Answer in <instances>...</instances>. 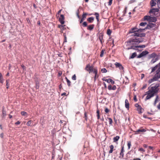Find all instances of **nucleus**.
Instances as JSON below:
<instances>
[{
    "label": "nucleus",
    "mask_w": 160,
    "mask_h": 160,
    "mask_svg": "<svg viewBox=\"0 0 160 160\" xmlns=\"http://www.w3.org/2000/svg\"><path fill=\"white\" fill-rule=\"evenodd\" d=\"M156 24L152 23H148L146 28L143 29H138L136 28H134L131 29L129 31V33H132L131 36H137L140 37H145V34L141 33L146 29L153 28H155Z\"/></svg>",
    "instance_id": "1"
},
{
    "label": "nucleus",
    "mask_w": 160,
    "mask_h": 160,
    "mask_svg": "<svg viewBox=\"0 0 160 160\" xmlns=\"http://www.w3.org/2000/svg\"><path fill=\"white\" fill-rule=\"evenodd\" d=\"M159 86V84H156L154 86H152L151 88L146 92V94L145 95H147L146 98L147 99H150L158 92L159 90L158 87Z\"/></svg>",
    "instance_id": "2"
},
{
    "label": "nucleus",
    "mask_w": 160,
    "mask_h": 160,
    "mask_svg": "<svg viewBox=\"0 0 160 160\" xmlns=\"http://www.w3.org/2000/svg\"><path fill=\"white\" fill-rule=\"evenodd\" d=\"M140 42H141V41H140L139 38H134L130 39L127 42V43L128 44H132L134 46V45H137Z\"/></svg>",
    "instance_id": "3"
},
{
    "label": "nucleus",
    "mask_w": 160,
    "mask_h": 160,
    "mask_svg": "<svg viewBox=\"0 0 160 160\" xmlns=\"http://www.w3.org/2000/svg\"><path fill=\"white\" fill-rule=\"evenodd\" d=\"M95 69L97 68H93L92 66H91L89 64H87L85 68V70L88 71L89 73H90L91 72H93Z\"/></svg>",
    "instance_id": "4"
},
{
    "label": "nucleus",
    "mask_w": 160,
    "mask_h": 160,
    "mask_svg": "<svg viewBox=\"0 0 160 160\" xmlns=\"http://www.w3.org/2000/svg\"><path fill=\"white\" fill-rule=\"evenodd\" d=\"M146 47L145 45H142L137 46H132L129 48H127L126 49L128 50L130 49H132L135 50H137V48H144Z\"/></svg>",
    "instance_id": "5"
},
{
    "label": "nucleus",
    "mask_w": 160,
    "mask_h": 160,
    "mask_svg": "<svg viewBox=\"0 0 160 160\" xmlns=\"http://www.w3.org/2000/svg\"><path fill=\"white\" fill-rule=\"evenodd\" d=\"M135 106L137 108V110L138 113L141 114L143 111V109L141 107L140 105L138 103H136L135 104Z\"/></svg>",
    "instance_id": "6"
},
{
    "label": "nucleus",
    "mask_w": 160,
    "mask_h": 160,
    "mask_svg": "<svg viewBox=\"0 0 160 160\" xmlns=\"http://www.w3.org/2000/svg\"><path fill=\"white\" fill-rule=\"evenodd\" d=\"M146 131L145 129L143 128L142 127H141L137 131H133V132H135V134H141L142 133L145 132Z\"/></svg>",
    "instance_id": "7"
},
{
    "label": "nucleus",
    "mask_w": 160,
    "mask_h": 160,
    "mask_svg": "<svg viewBox=\"0 0 160 160\" xmlns=\"http://www.w3.org/2000/svg\"><path fill=\"white\" fill-rule=\"evenodd\" d=\"M159 9L157 8H152L149 12L150 14L152 13L155 15L156 13H158V12Z\"/></svg>",
    "instance_id": "8"
},
{
    "label": "nucleus",
    "mask_w": 160,
    "mask_h": 160,
    "mask_svg": "<svg viewBox=\"0 0 160 160\" xmlns=\"http://www.w3.org/2000/svg\"><path fill=\"white\" fill-rule=\"evenodd\" d=\"M102 80L103 81H106L108 83H109L111 82L112 84H113L115 83V82L114 81L112 80L111 79H107L105 77H103L102 78Z\"/></svg>",
    "instance_id": "9"
},
{
    "label": "nucleus",
    "mask_w": 160,
    "mask_h": 160,
    "mask_svg": "<svg viewBox=\"0 0 160 160\" xmlns=\"http://www.w3.org/2000/svg\"><path fill=\"white\" fill-rule=\"evenodd\" d=\"M158 80V79L157 78L156 76L155 75H154V77L152 78H151L148 81V82L149 84H150L152 83L153 82H154Z\"/></svg>",
    "instance_id": "10"
},
{
    "label": "nucleus",
    "mask_w": 160,
    "mask_h": 160,
    "mask_svg": "<svg viewBox=\"0 0 160 160\" xmlns=\"http://www.w3.org/2000/svg\"><path fill=\"white\" fill-rule=\"evenodd\" d=\"M124 148L123 146L122 147L120 153L119 158H122L124 157Z\"/></svg>",
    "instance_id": "11"
},
{
    "label": "nucleus",
    "mask_w": 160,
    "mask_h": 160,
    "mask_svg": "<svg viewBox=\"0 0 160 160\" xmlns=\"http://www.w3.org/2000/svg\"><path fill=\"white\" fill-rule=\"evenodd\" d=\"M64 17L63 15H60V17L59 18V21L60 22V23L62 24H63L64 23Z\"/></svg>",
    "instance_id": "12"
},
{
    "label": "nucleus",
    "mask_w": 160,
    "mask_h": 160,
    "mask_svg": "<svg viewBox=\"0 0 160 160\" xmlns=\"http://www.w3.org/2000/svg\"><path fill=\"white\" fill-rule=\"evenodd\" d=\"M156 73L155 75L157 78L158 79L160 78V68H158L156 71Z\"/></svg>",
    "instance_id": "13"
},
{
    "label": "nucleus",
    "mask_w": 160,
    "mask_h": 160,
    "mask_svg": "<svg viewBox=\"0 0 160 160\" xmlns=\"http://www.w3.org/2000/svg\"><path fill=\"white\" fill-rule=\"evenodd\" d=\"M115 65L116 68H119V69L120 70L123 69V68L120 63L116 62L115 63Z\"/></svg>",
    "instance_id": "14"
},
{
    "label": "nucleus",
    "mask_w": 160,
    "mask_h": 160,
    "mask_svg": "<svg viewBox=\"0 0 160 160\" xmlns=\"http://www.w3.org/2000/svg\"><path fill=\"white\" fill-rule=\"evenodd\" d=\"M156 2L155 0H152L150 2V5L152 7L155 6L156 4Z\"/></svg>",
    "instance_id": "15"
},
{
    "label": "nucleus",
    "mask_w": 160,
    "mask_h": 160,
    "mask_svg": "<svg viewBox=\"0 0 160 160\" xmlns=\"http://www.w3.org/2000/svg\"><path fill=\"white\" fill-rule=\"evenodd\" d=\"M158 59V56H156V57L152 59L151 61V63L152 64L154 63L157 61Z\"/></svg>",
    "instance_id": "16"
},
{
    "label": "nucleus",
    "mask_w": 160,
    "mask_h": 160,
    "mask_svg": "<svg viewBox=\"0 0 160 160\" xmlns=\"http://www.w3.org/2000/svg\"><path fill=\"white\" fill-rule=\"evenodd\" d=\"M159 68L158 64H157L154 67L152 68V71L151 73L154 72L155 70H156L157 68Z\"/></svg>",
    "instance_id": "17"
},
{
    "label": "nucleus",
    "mask_w": 160,
    "mask_h": 160,
    "mask_svg": "<svg viewBox=\"0 0 160 160\" xmlns=\"http://www.w3.org/2000/svg\"><path fill=\"white\" fill-rule=\"evenodd\" d=\"M109 148H110V150L109 151V154H110V153H112V152H113V150L114 149L113 145H110L109 146Z\"/></svg>",
    "instance_id": "18"
},
{
    "label": "nucleus",
    "mask_w": 160,
    "mask_h": 160,
    "mask_svg": "<svg viewBox=\"0 0 160 160\" xmlns=\"http://www.w3.org/2000/svg\"><path fill=\"white\" fill-rule=\"evenodd\" d=\"M125 107L128 110L129 108V104L128 101H125Z\"/></svg>",
    "instance_id": "19"
},
{
    "label": "nucleus",
    "mask_w": 160,
    "mask_h": 160,
    "mask_svg": "<svg viewBox=\"0 0 160 160\" xmlns=\"http://www.w3.org/2000/svg\"><path fill=\"white\" fill-rule=\"evenodd\" d=\"M151 16H145L143 18V20L145 21L147 20L149 21Z\"/></svg>",
    "instance_id": "20"
},
{
    "label": "nucleus",
    "mask_w": 160,
    "mask_h": 160,
    "mask_svg": "<svg viewBox=\"0 0 160 160\" xmlns=\"http://www.w3.org/2000/svg\"><path fill=\"white\" fill-rule=\"evenodd\" d=\"M94 27V25L93 24L90 25L88 27L87 29L91 31L93 29Z\"/></svg>",
    "instance_id": "21"
},
{
    "label": "nucleus",
    "mask_w": 160,
    "mask_h": 160,
    "mask_svg": "<svg viewBox=\"0 0 160 160\" xmlns=\"http://www.w3.org/2000/svg\"><path fill=\"white\" fill-rule=\"evenodd\" d=\"M157 21V18L155 17H151L149 22H155Z\"/></svg>",
    "instance_id": "22"
},
{
    "label": "nucleus",
    "mask_w": 160,
    "mask_h": 160,
    "mask_svg": "<svg viewBox=\"0 0 160 160\" xmlns=\"http://www.w3.org/2000/svg\"><path fill=\"white\" fill-rule=\"evenodd\" d=\"M120 138V137L118 136H117L116 137H114L113 138V142H116L118 141Z\"/></svg>",
    "instance_id": "23"
},
{
    "label": "nucleus",
    "mask_w": 160,
    "mask_h": 160,
    "mask_svg": "<svg viewBox=\"0 0 160 160\" xmlns=\"http://www.w3.org/2000/svg\"><path fill=\"white\" fill-rule=\"evenodd\" d=\"M156 56H158V55H157L154 52L152 53L150 55V58H153L156 57Z\"/></svg>",
    "instance_id": "24"
},
{
    "label": "nucleus",
    "mask_w": 160,
    "mask_h": 160,
    "mask_svg": "<svg viewBox=\"0 0 160 160\" xmlns=\"http://www.w3.org/2000/svg\"><path fill=\"white\" fill-rule=\"evenodd\" d=\"M94 20V18L92 17H90L87 19L88 21L90 23L92 22Z\"/></svg>",
    "instance_id": "25"
},
{
    "label": "nucleus",
    "mask_w": 160,
    "mask_h": 160,
    "mask_svg": "<svg viewBox=\"0 0 160 160\" xmlns=\"http://www.w3.org/2000/svg\"><path fill=\"white\" fill-rule=\"evenodd\" d=\"M148 53L149 52L147 51L146 50L144 51L141 53L143 57L148 54Z\"/></svg>",
    "instance_id": "26"
},
{
    "label": "nucleus",
    "mask_w": 160,
    "mask_h": 160,
    "mask_svg": "<svg viewBox=\"0 0 160 160\" xmlns=\"http://www.w3.org/2000/svg\"><path fill=\"white\" fill-rule=\"evenodd\" d=\"M93 73L95 74V76L94 77V79L95 80L96 78V76L98 73V70L97 69H95Z\"/></svg>",
    "instance_id": "27"
},
{
    "label": "nucleus",
    "mask_w": 160,
    "mask_h": 160,
    "mask_svg": "<svg viewBox=\"0 0 160 160\" xmlns=\"http://www.w3.org/2000/svg\"><path fill=\"white\" fill-rule=\"evenodd\" d=\"M84 118L86 121H87L88 117L87 116V113L86 112H84Z\"/></svg>",
    "instance_id": "28"
},
{
    "label": "nucleus",
    "mask_w": 160,
    "mask_h": 160,
    "mask_svg": "<svg viewBox=\"0 0 160 160\" xmlns=\"http://www.w3.org/2000/svg\"><path fill=\"white\" fill-rule=\"evenodd\" d=\"M99 38L101 43L102 44V40L103 39V36L101 33L99 34Z\"/></svg>",
    "instance_id": "29"
},
{
    "label": "nucleus",
    "mask_w": 160,
    "mask_h": 160,
    "mask_svg": "<svg viewBox=\"0 0 160 160\" xmlns=\"http://www.w3.org/2000/svg\"><path fill=\"white\" fill-rule=\"evenodd\" d=\"M137 55V53L136 52H134L132 53V55L130 56V58H134Z\"/></svg>",
    "instance_id": "30"
},
{
    "label": "nucleus",
    "mask_w": 160,
    "mask_h": 160,
    "mask_svg": "<svg viewBox=\"0 0 160 160\" xmlns=\"http://www.w3.org/2000/svg\"><path fill=\"white\" fill-rule=\"evenodd\" d=\"M95 15L96 16V19H97V21H99V13L97 12H96L95 13Z\"/></svg>",
    "instance_id": "31"
},
{
    "label": "nucleus",
    "mask_w": 160,
    "mask_h": 160,
    "mask_svg": "<svg viewBox=\"0 0 160 160\" xmlns=\"http://www.w3.org/2000/svg\"><path fill=\"white\" fill-rule=\"evenodd\" d=\"M111 32H112V31L110 29H108L107 31V34L109 36H110L111 34Z\"/></svg>",
    "instance_id": "32"
},
{
    "label": "nucleus",
    "mask_w": 160,
    "mask_h": 160,
    "mask_svg": "<svg viewBox=\"0 0 160 160\" xmlns=\"http://www.w3.org/2000/svg\"><path fill=\"white\" fill-rule=\"evenodd\" d=\"M105 51V50H104V49H103L101 51V52L100 55V57H103V55L104 52Z\"/></svg>",
    "instance_id": "33"
},
{
    "label": "nucleus",
    "mask_w": 160,
    "mask_h": 160,
    "mask_svg": "<svg viewBox=\"0 0 160 160\" xmlns=\"http://www.w3.org/2000/svg\"><path fill=\"white\" fill-rule=\"evenodd\" d=\"M127 145L128 146V149H129L130 148L131 146V142L130 141H128V142Z\"/></svg>",
    "instance_id": "34"
},
{
    "label": "nucleus",
    "mask_w": 160,
    "mask_h": 160,
    "mask_svg": "<svg viewBox=\"0 0 160 160\" xmlns=\"http://www.w3.org/2000/svg\"><path fill=\"white\" fill-rule=\"evenodd\" d=\"M156 2H157L158 7L159 8H160V0H155Z\"/></svg>",
    "instance_id": "35"
},
{
    "label": "nucleus",
    "mask_w": 160,
    "mask_h": 160,
    "mask_svg": "<svg viewBox=\"0 0 160 160\" xmlns=\"http://www.w3.org/2000/svg\"><path fill=\"white\" fill-rule=\"evenodd\" d=\"M147 24V23L146 22H142L139 25L141 26H145L146 24Z\"/></svg>",
    "instance_id": "36"
},
{
    "label": "nucleus",
    "mask_w": 160,
    "mask_h": 160,
    "mask_svg": "<svg viewBox=\"0 0 160 160\" xmlns=\"http://www.w3.org/2000/svg\"><path fill=\"white\" fill-rule=\"evenodd\" d=\"M107 71V70L105 68H103L101 69V72L102 73H106Z\"/></svg>",
    "instance_id": "37"
},
{
    "label": "nucleus",
    "mask_w": 160,
    "mask_h": 160,
    "mask_svg": "<svg viewBox=\"0 0 160 160\" xmlns=\"http://www.w3.org/2000/svg\"><path fill=\"white\" fill-rule=\"evenodd\" d=\"M6 115V112L3 109L2 111V117L4 118Z\"/></svg>",
    "instance_id": "38"
},
{
    "label": "nucleus",
    "mask_w": 160,
    "mask_h": 160,
    "mask_svg": "<svg viewBox=\"0 0 160 160\" xmlns=\"http://www.w3.org/2000/svg\"><path fill=\"white\" fill-rule=\"evenodd\" d=\"M66 78L67 80V84L68 85V86H70V85L71 82L67 78Z\"/></svg>",
    "instance_id": "39"
},
{
    "label": "nucleus",
    "mask_w": 160,
    "mask_h": 160,
    "mask_svg": "<svg viewBox=\"0 0 160 160\" xmlns=\"http://www.w3.org/2000/svg\"><path fill=\"white\" fill-rule=\"evenodd\" d=\"M109 120V123L110 125H111L112 124V120L111 118H108Z\"/></svg>",
    "instance_id": "40"
},
{
    "label": "nucleus",
    "mask_w": 160,
    "mask_h": 160,
    "mask_svg": "<svg viewBox=\"0 0 160 160\" xmlns=\"http://www.w3.org/2000/svg\"><path fill=\"white\" fill-rule=\"evenodd\" d=\"M0 82L1 83H3V80L2 79V74L1 73H0Z\"/></svg>",
    "instance_id": "41"
},
{
    "label": "nucleus",
    "mask_w": 160,
    "mask_h": 160,
    "mask_svg": "<svg viewBox=\"0 0 160 160\" xmlns=\"http://www.w3.org/2000/svg\"><path fill=\"white\" fill-rule=\"evenodd\" d=\"M21 114L22 116H25L27 115V113L26 112L22 111L21 112Z\"/></svg>",
    "instance_id": "42"
},
{
    "label": "nucleus",
    "mask_w": 160,
    "mask_h": 160,
    "mask_svg": "<svg viewBox=\"0 0 160 160\" xmlns=\"http://www.w3.org/2000/svg\"><path fill=\"white\" fill-rule=\"evenodd\" d=\"M138 151H140L142 152H145V150H144L142 148H139L138 149Z\"/></svg>",
    "instance_id": "43"
},
{
    "label": "nucleus",
    "mask_w": 160,
    "mask_h": 160,
    "mask_svg": "<svg viewBox=\"0 0 160 160\" xmlns=\"http://www.w3.org/2000/svg\"><path fill=\"white\" fill-rule=\"evenodd\" d=\"M32 122V121H31V120H30V121H28L27 122V123H26V125H27L28 126H30V125L31 124Z\"/></svg>",
    "instance_id": "44"
},
{
    "label": "nucleus",
    "mask_w": 160,
    "mask_h": 160,
    "mask_svg": "<svg viewBox=\"0 0 160 160\" xmlns=\"http://www.w3.org/2000/svg\"><path fill=\"white\" fill-rule=\"evenodd\" d=\"M87 14L86 13H83L82 15V18L85 19L86 18V16Z\"/></svg>",
    "instance_id": "45"
},
{
    "label": "nucleus",
    "mask_w": 160,
    "mask_h": 160,
    "mask_svg": "<svg viewBox=\"0 0 160 160\" xmlns=\"http://www.w3.org/2000/svg\"><path fill=\"white\" fill-rule=\"evenodd\" d=\"M82 25L84 27H86L87 26V23L86 22H84L82 23Z\"/></svg>",
    "instance_id": "46"
},
{
    "label": "nucleus",
    "mask_w": 160,
    "mask_h": 160,
    "mask_svg": "<svg viewBox=\"0 0 160 160\" xmlns=\"http://www.w3.org/2000/svg\"><path fill=\"white\" fill-rule=\"evenodd\" d=\"M72 79L73 80H75L76 79V77L75 74H74L72 78Z\"/></svg>",
    "instance_id": "47"
},
{
    "label": "nucleus",
    "mask_w": 160,
    "mask_h": 160,
    "mask_svg": "<svg viewBox=\"0 0 160 160\" xmlns=\"http://www.w3.org/2000/svg\"><path fill=\"white\" fill-rule=\"evenodd\" d=\"M112 86L111 85H109L108 86V89L109 90H112Z\"/></svg>",
    "instance_id": "48"
},
{
    "label": "nucleus",
    "mask_w": 160,
    "mask_h": 160,
    "mask_svg": "<svg viewBox=\"0 0 160 160\" xmlns=\"http://www.w3.org/2000/svg\"><path fill=\"white\" fill-rule=\"evenodd\" d=\"M6 88L8 89V87H9V85H8L9 82H8V80H7L6 81Z\"/></svg>",
    "instance_id": "49"
},
{
    "label": "nucleus",
    "mask_w": 160,
    "mask_h": 160,
    "mask_svg": "<svg viewBox=\"0 0 160 160\" xmlns=\"http://www.w3.org/2000/svg\"><path fill=\"white\" fill-rule=\"evenodd\" d=\"M109 111V110L108 109V108H105V112L107 113H108Z\"/></svg>",
    "instance_id": "50"
},
{
    "label": "nucleus",
    "mask_w": 160,
    "mask_h": 160,
    "mask_svg": "<svg viewBox=\"0 0 160 160\" xmlns=\"http://www.w3.org/2000/svg\"><path fill=\"white\" fill-rule=\"evenodd\" d=\"M147 84H144V85L143 86V87H142V89H144L146 88H147Z\"/></svg>",
    "instance_id": "51"
},
{
    "label": "nucleus",
    "mask_w": 160,
    "mask_h": 160,
    "mask_svg": "<svg viewBox=\"0 0 160 160\" xmlns=\"http://www.w3.org/2000/svg\"><path fill=\"white\" fill-rule=\"evenodd\" d=\"M64 36V42H66L67 41V38L66 37V34L65 33H64L63 34Z\"/></svg>",
    "instance_id": "52"
},
{
    "label": "nucleus",
    "mask_w": 160,
    "mask_h": 160,
    "mask_svg": "<svg viewBox=\"0 0 160 160\" xmlns=\"http://www.w3.org/2000/svg\"><path fill=\"white\" fill-rule=\"evenodd\" d=\"M112 0H109V2H108V5L109 6H110L112 3Z\"/></svg>",
    "instance_id": "53"
},
{
    "label": "nucleus",
    "mask_w": 160,
    "mask_h": 160,
    "mask_svg": "<svg viewBox=\"0 0 160 160\" xmlns=\"http://www.w3.org/2000/svg\"><path fill=\"white\" fill-rule=\"evenodd\" d=\"M116 87L115 85H113L112 86V90H115L116 89Z\"/></svg>",
    "instance_id": "54"
},
{
    "label": "nucleus",
    "mask_w": 160,
    "mask_h": 160,
    "mask_svg": "<svg viewBox=\"0 0 160 160\" xmlns=\"http://www.w3.org/2000/svg\"><path fill=\"white\" fill-rule=\"evenodd\" d=\"M20 122L19 121H18L16 122H15V124L16 125H18L20 124Z\"/></svg>",
    "instance_id": "55"
},
{
    "label": "nucleus",
    "mask_w": 160,
    "mask_h": 160,
    "mask_svg": "<svg viewBox=\"0 0 160 160\" xmlns=\"http://www.w3.org/2000/svg\"><path fill=\"white\" fill-rule=\"evenodd\" d=\"M142 55L141 53L138 56V58H141L142 57Z\"/></svg>",
    "instance_id": "56"
},
{
    "label": "nucleus",
    "mask_w": 160,
    "mask_h": 160,
    "mask_svg": "<svg viewBox=\"0 0 160 160\" xmlns=\"http://www.w3.org/2000/svg\"><path fill=\"white\" fill-rule=\"evenodd\" d=\"M21 67L23 70L25 69L26 67L24 65H21Z\"/></svg>",
    "instance_id": "57"
},
{
    "label": "nucleus",
    "mask_w": 160,
    "mask_h": 160,
    "mask_svg": "<svg viewBox=\"0 0 160 160\" xmlns=\"http://www.w3.org/2000/svg\"><path fill=\"white\" fill-rule=\"evenodd\" d=\"M84 20V19L82 18L81 19L80 21V23H81Z\"/></svg>",
    "instance_id": "58"
},
{
    "label": "nucleus",
    "mask_w": 160,
    "mask_h": 160,
    "mask_svg": "<svg viewBox=\"0 0 160 160\" xmlns=\"http://www.w3.org/2000/svg\"><path fill=\"white\" fill-rule=\"evenodd\" d=\"M133 160H141V159L139 158H136L133 159Z\"/></svg>",
    "instance_id": "59"
},
{
    "label": "nucleus",
    "mask_w": 160,
    "mask_h": 160,
    "mask_svg": "<svg viewBox=\"0 0 160 160\" xmlns=\"http://www.w3.org/2000/svg\"><path fill=\"white\" fill-rule=\"evenodd\" d=\"M143 147L145 148H146L147 147V145L146 144H144L143 145Z\"/></svg>",
    "instance_id": "60"
},
{
    "label": "nucleus",
    "mask_w": 160,
    "mask_h": 160,
    "mask_svg": "<svg viewBox=\"0 0 160 160\" xmlns=\"http://www.w3.org/2000/svg\"><path fill=\"white\" fill-rule=\"evenodd\" d=\"M144 75L143 74H141V79H142L143 78V77H144Z\"/></svg>",
    "instance_id": "61"
},
{
    "label": "nucleus",
    "mask_w": 160,
    "mask_h": 160,
    "mask_svg": "<svg viewBox=\"0 0 160 160\" xmlns=\"http://www.w3.org/2000/svg\"><path fill=\"white\" fill-rule=\"evenodd\" d=\"M97 118H98V119H99V118H100V117L99 114H97Z\"/></svg>",
    "instance_id": "62"
},
{
    "label": "nucleus",
    "mask_w": 160,
    "mask_h": 160,
    "mask_svg": "<svg viewBox=\"0 0 160 160\" xmlns=\"http://www.w3.org/2000/svg\"><path fill=\"white\" fill-rule=\"evenodd\" d=\"M157 108L158 109H160V102L159 105L157 106Z\"/></svg>",
    "instance_id": "63"
},
{
    "label": "nucleus",
    "mask_w": 160,
    "mask_h": 160,
    "mask_svg": "<svg viewBox=\"0 0 160 160\" xmlns=\"http://www.w3.org/2000/svg\"><path fill=\"white\" fill-rule=\"evenodd\" d=\"M133 100H137V98L136 96L135 95H134V97L133 98Z\"/></svg>",
    "instance_id": "64"
}]
</instances>
